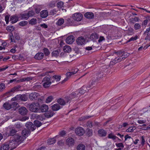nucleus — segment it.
<instances>
[{
  "label": "nucleus",
  "instance_id": "2eb2a0df",
  "mask_svg": "<svg viewBox=\"0 0 150 150\" xmlns=\"http://www.w3.org/2000/svg\"><path fill=\"white\" fill-rule=\"evenodd\" d=\"M65 41L66 43L67 44H72L74 41V37L73 35L70 36L66 39Z\"/></svg>",
  "mask_w": 150,
  "mask_h": 150
},
{
  "label": "nucleus",
  "instance_id": "0e129e2a",
  "mask_svg": "<svg viewBox=\"0 0 150 150\" xmlns=\"http://www.w3.org/2000/svg\"><path fill=\"white\" fill-rule=\"evenodd\" d=\"M137 38V36H136L134 37H132L131 38L128 40L127 41V42H129L131 41H134L136 40Z\"/></svg>",
  "mask_w": 150,
  "mask_h": 150
},
{
  "label": "nucleus",
  "instance_id": "f3484780",
  "mask_svg": "<svg viewBox=\"0 0 150 150\" xmlns=\"http://www.w3.org/2000/svg\"><path fill=\"white\" fill-rule=\"evenodd\" d=\"M81 69L79 70V71H81ZM78 71H79V70L78 69H75L74 71H72V72H67L66 73V75L67 76V77L69 78L72 75H74L75 74H76Z\"/></svg>",
  "mask_w": 150,
  "mask_h": 150
},
{
  "label": "nucleus",
  "instance_id": "5701e85b",
  "mask_svg": "<svg viewBox=\"0 0 150 150\" xmlns=\"http://www.w3.org/2000/svg\"><path fill=\"white\" fill-rule=\"evenodd\" d=\"M3 106L4 108L7 110H9L11 108V104L9 103L8 102H6L4 103Z\"/></svg>",
  "mask_w": 150,
  "mask_h": 150
},
{
  "label": "nucleus",
  "instance_id": "338daca9",
  "mask_svg": "<svg viewBox=\"0 0 150 150\" xmlns=\"http://www.w3.org/2000/svg\"><path fill=\"white\" fill-rule=\"evenodd\" d=\"M16 127L18 129H20L23 127V125L20 124H17L16 125Z\"/></svg>",
  "mask_w": 150,
  "mask_h": 150
},
{
  "label": "nucleus",
  "instance_id": "a18cd8bd",
  "mask_svg": "<svg viewBox=\"0 0 150 150\" xmlns=\"http://www.w3.org/2000/svg\"><path fill=\"white\" fill-rule=\"evenodd\" d=\"M64 19L62 18L59 19L57 23V24L59 25H62L64 22Z\"/></svg>",
  "mask_w": 150,
  "mask_h": 150
},
{
  "label": "nucleus",
  "instance_id": "39448f33",
  "mask_svg": "<svg viewBox=\"0 0 150 150\" xmlns=\"http://www.w3.org/2000/svg\"><path fill=\"white\" fill-rule=\"evenodd\" d=\"M25 138V137H24V136L16 134L15 135L13 139L15 140H16V141H17L18 143L19 144Z\"/></svg>",
  "mask_w": 150,
  "mask_h": 150
},
{
  "label": "nucleus",
  "instance_id": "4c0bfd02",
  "mask_svg": "<svg viewBox=\"0 0 150 150\" xmlns=\"http://www.w3.org/2000/svg\"><path fill=\"white\" fill-rule=\"evenodd\" d=\"M52 79H54L56 80L57 81H59L60 79V76L56 75H54L52 77H51L50 79V81H52V82H53V81L52 80Z\"/></svg>",
  "mask_w": 150,
  "mask_h": 150
},
{
  "label": "nucleus",
  "instance_id": "dca6fc26",
  "mask_svg": "<svg viewBox=\"0 0 150 150\" xmlns=\"http://www.w3.org/2000/svg\"><path fill=\"white\" fill-rule=\"evenodd\" d=\"M40 17L42 18L47 17L48 15V12L47 10H44L40 13Z\"/></svg>",
  "mask_w": 150,
  "mask_h": 150
},
{
  "label": "nucleus",
  "instance_id": "7c9ffc66",
  "mask_svg": "<svg viewBox=\"0 0 150 150\" xmlns=\"http://www.w3.org/2000/svg\"><path fill=\"white\" fill-rule=\"evenodd\" d=\"M86 147L83 144H79L77 146V150H85Z\"/></svg>",
  "mask_w": 150,
  "mask_h": 150
},
{
  "label": "nucleus",
  "instance_id": "de8ad7c7",
  "mask_svg": "<svg viewBox=\"0 0 150 150\" xmlns=\"http://www.w3.org/2000/svg\"><path fill=\"white\" fill-rule=\"evenodd\" d=\"M27 13L29 17L33 16L35 14L34 11L32 10L28 11Z\"/></svg>",
  "mask_w": 150,
  "mask_h": 150
},
{
  "label": "nucleus",
  "instance_id": "bf43d9fd",
  "mask_svg": "<svg viewBox=\"0 0 150 150\" xmlns=\"http://www.w3.org/2000/svg\"><path fill=\"white\" fill-rule=\"evenodd\" d=\"M90 87H91V86H84L81 88H82V89L83 90H84V91H85V92H86L88 90V89L87 88H90Z\"/></svg>",
  "mask_w": 150,
  "mask_h": 150
},
{
  "label": "nucleus",
  "instance_id": "9b49d317",
  "mask_svg": "<svg viewBox=\"0 0 150 150\" xmlns=\"http://www.w3.org/2000/svg\"><path fill=\"white\" fill-rule=\"evenodd\" d=\"M39 96V94L38 93L36 92H33L29 94V98L30 100H33L37 99Z\"/></svg>",
  "mask_w": 150,
  "mask_h": 150
},
{
  "label": "nucleus",
  "instance_id": "393cba45",
  "mask_svg": "<svg viewBox=\"0 0 150 150\" xmlns=\"http://www.w3.org/2000/svg\"><path fill=\"white\" fill-rule=\"evenodd\" d=\"M45 116L47 118L52 117L54 115V112L52 111H49L45 113Z\"/></svg>",
  "mask_w": 150,
  "mask_h": 150
},
{
  "label": "nucleus",
  "instance_id": "6e6552de",
  "mask_svg": "<svg viewBox=\"0 0 150 150\" xmlns=\"http://www.w3.org/2000/svg\"><path fill=\"white\" fill-rule=\"evenodd\" d=\"M75 132L77 135L79 136H82L84 134L85 130L83 128L79 127L76 129Z\"/></svg>",
  "mask_w": 150,
  "mask_h": 150
},
{
  "label": "nucleus",
  "instance_id": "c85d7f7f",
  "mask_svg": "<svg viewBox=\"0 0 150 150\" xmlns=\"http://www.w3.org/2000/svg\"><path fill=\"white\" fill-rule=\"evenodd\" d=\"M33 116H34L37 119L41 120H43L44 119L43 116L42 114L38 115L36 114H33Z\"/></svg>",
  "mask_w": 150,
  "mask_h": 150
},
{
  "label": "nucleus",
  "instance_id": "774afa93",
  "mask_svg": "<svg viewBox=\"0 0 150 150\" xmlns=\"http://www.w3.org/2000/svg\"><path fill=\"white\" fill-rule=\"evenodd\" d=\"M55 4V3H54V1H52L50 3L48 4V6L50 7H53L54 6Z\"/></svg>",
  "mask_w": 150,
  "mask_h": 150
},
{
  "label": "nucleus",
  "instance_id": "20e7f679",
  "mask_svg": "<svg viewBox=\"0 0 150 150\" xmlns=\"http://www.w3.org/2000/svg\"><path fill=\"white\" fill-rule=\"evenodd\" d=\"M8 144L9 145L10 147L11 148V149L15 148L19 145L17 142L13 138L10 140Z\"/></svg>",
  "mask_w": 150,
  "mask_h": 150
},
{
  "label": "nucleus",
  "instance_id": "ea45409f",
  "mask_svg": "<svg viewBox=\"0 0 150 150\" xmlns=\"http://www.w3.org/2000/svg\"><path fill=\"white\" fill-rule=\"evenodd\" d=\"M108 137L109 139H112L113 140L116 139L117 138H118L117 137L115 136L112 133L108 134Z\"/></svg>",
  "mask_w": 150,
  "mask_h": 150
},
{
  "label": "nucleus",
  "instance_id": "e2e57ef3",
  "mask_svg": "<svg viewBox=\"0 0 150 150\" xmlns=\"http://www.w3.org/2000/svg\"><path fill=\"white\" fill-rule=\"evenodd\" d=\"M11 104V108H13L16 107L17 105H18V103L16 102H13Z\"/></svg>",
  "mask_w": 150,
  "mask_h": 150
},
{
  "label": "nucleus",
  "instance_id": "4d7b16f0",
  "mask_svg": "<svg viewBox=\"0 0 150 150\" xmlns=\"http://www.w3.org/2000/svg\"><path fill=\"white\" fill-rule=\"evenodd\" d=\"M53 99V98L52 96H50L48 97L46 100V103H49Z\"/></svg>",
  "mask_w": 150,
  "mask_h": 150
},
{
  "label": "nucleus",
  "instance_id": "4be33fe9",
  "mask_svg": "<svg viewBox=\"0 0 150 150\" xmlns=\"http://www.w3.org/2000/svg\"><path fill=\"white\" fill-rule=\"evenodd\" d=\"M98 38V34L94 33H92L90 36V38L93 42H95L96 40Z\"/></svg>",
  "mask_w": 150,
  "mask_h": 150
},
{
  "label": "nucleus",
  "instance_id": "a19ab883",
  "mask_svg": "<svg viewBox=\"0 0 150 150\" xmlns=\"http://www.w3.org/2000/svg\"><path fill=\"white\" fill-rule=\"evenodd\" d=\"M56 142V140L54 138H52L49 139L47 142V143L49 144H52L55 143Z\"/></svg>",
  "mask_w": 150,
  "mask_h": 150
},
{
  "label": "nucleus",
  "instance_id": "6ab92c4d",
  "mask_svg": "<svg viewBox=\"0 0 150 150\" xmlns=\"http://www.w3.org/2000/svg\"><path fill=\"white\" fill-rule=\"evenodd\" d=\"M98 133L99 136L101 137H104L107 134L106 131L103 129H100L98 130Z\"/></svg>",
  "mask_w": 150,
  "mask_h": 150
},
{
  "label": "nucleus",
  "instance_id": "7ed1b4c3",
  "mask_svg": "<svg viewBox=\"0 0 150 150\" xmlns=\"http://www.w3.org/2000/svg\"><path fill=\"white\" fill-rule=\"evenodd\" d=\"M50 76H47L45 77L43 80V86L44 87L47 88L49 87L51 83V81H50Z\"/></svg>",
  "mask_w": 150,
  "mask_h": 150
},
{
  "label": "nucleus",
  "instance_id": "c03bdc74",
  "mask_svg": "<svg viewBox=\"0 0 150 150\" xmlns=\"http://www.w3.org/2000/svg\"><path fill=\"white\" fill-rule=\"evenodd\" d=\"M34 78L32 77H27L21 80V81H29L30 80H32Z\"/></svg>",
  "mask_w": 150,
  "mask_h": 150
},
{
  "label": "nucleus",
  "instance_id": "2f4dec72",
  "mask_svg": "<svg viewBox=\"0 0 150 150\" xmlns=\"http://www.w3.org/2000/svg\"><path fill=\"white\" fill-rule=\"evenodd\" d=\"M18 100H21L24 101H26L27 100V98L24 95H18Z\"/></svg>",
  "mask_w": 150,
  "mask_h": 150
},
{
  "label": "nucleus",
  "instance_id": "0eeeda50",
  "mask_svg": "<svg viewBox=\"0 0 150 150\" xmlns=\"http://www.w3.org/2000/svg\"><path fill=\"white\" fill-rule=\"evenodd\" d=\"M26 127L30 131H33L36 129V127L31 122H28L25 124Z\"/></svg>",
  "mask_w": 150,
  "mask_h": 150
},
{
  "label": "nucleus",
  "instance_id": "49530a36",
  "mask_svg": "<svg viewBox=\"0 0 150 150\" xmlns=\"http://www.w3.org/2000/svg\"><path fill=\"white\" fill-rule=\"evenodd\" d=\"M129 55V54L127 52H123L122 55L121 56L123 57V59H125Z\"/></svg>",
  "mask_w": 150,
  "mask_h": 150
},
{
  "label": "nucleus",
  "instance_id": "f8f14e48",
  "mask_svg": "<svg viewBox=\"0 0 150 150\" xmlns=\"http://www.w3.org/2000/svg\"><path fill=\"white\" fill-rule=\"evenodd\" d=\"M76 43L78 45H82L85 43V40L82 37H80L77 39Z\"/></svg>",
  "mask_w": 150,
  "mask_h": 150
},
{
  "label": "nucleus",
  "instance_id": "bb28decb",
  "mask_svg": "<svg viewBox=\"0 0 150 150\" xmlns=\"http://www.w3.org/2000/svg\"><path fill=\"white\" fill-rule=\"evenodd\" d=\"M84 16L86 18L90 19L93 18L94 16L93 13L92 12H88L85 14Z\"/></svg>",
  "mask_w": 150,
  "mask_h": 150
},
{
  "label": "nucleus",
  "instance_id": "412c9836",
  "mask_svg": "<svg viewBox=\"0 0 150 150\" xmlns=\"http://www.w3.org/2000/svg\"><path fill=\"white\" fill-rule=\"evenodd\" d=\"M18 17L14 15L10 17V21H11L12 23H16L18 21Z\"/></svg>",
  "mask_w": 150,
  "mask_h": 150
},
{
  "label": "nucleus",
  "instance_id": "4468645a",
  "mask_svg": "<svg viewBox=\"0 0 150 150\" xmlns=\"http://www.w3.org/2000/svg\"><path fill=\"white\" fill-rule=\"evenodd\" d=\"M19 112L21 115H25L27 113L28 110L25 107H22L19 108Z\"/></svg>",
  "mask_w": 150,
  "mask_h": 150
},
{
  "label": "nucleus",
  "instance_id": "e433bc0d",
  "mask_svg": "<svg viewBox=\"0 0 150 150\" xmlns=\"http://www.w3.org/2000/svg\"><path fill=\"white\" fill-rule=\"evenodd\" d=\"M60 52V50H56L53 51L52 53V56L55 57L58 56Z\"/></svg>",
  "mask_w": 150,
  "mask_h": 150
},
{
  "label": "nucleus",
  "instance_id": "cd10ccee",
  "mask_svg": "<svg viewBox=\"0 0 150 150\" xmlns=\"http://www.w3.org/2000/svg\"><path fill=\"white\" fill-rule=\"evenodd\" d=\"M76 92H77L78 93V94L77 93L75 95H74V96H73V98H74L76 97H78L79 96H80V94H83L86 92L85 91L83 90L81 88L80 89L79 92L78 91H76L75 92H74V93ZM72 93H74V92H73Z\"/></svg>",
  "mask_w": 150,
  "mask_h": 150
},
{
  "label": "nucleus",
  "instance_id": "72a5a7b5",
  "mask_svg": "<svg viewBox=\"0 0 150 150\" xmlns=\"http://www.w3.org/2000/svg\"><path fill=\"white\" fill-rule=\"evenodd\" d=\"M17 132V131L15 129H10L9 130L8 135L13 136Z\"/></svg>",
  "mask_w": 150,
  "mask_h": 150
},
{
  "label": "nucleus",
  "instance_id": "8fccbe9b",
  "mask_svg": "<svg viewBox=\"0 0 150 150\" xmlns=\"http://www.w3.org/2000/svg\"><path fill=\"white\" fill-rule=\"evenodd\" d=\"M28 23L27 21H23L19 22V25L21 26H24L27 25Z\"/></svg>",
  "mask_w": 150,
  "mask_h": 150
},
{
  "label": "nucleus",
  "instance_id": "052dcab7",
  "mask_svg": "<svg viewBox=\"0 0 150 150\" xmlns=\"http://www.w3.org/2000/svg\"><path fill=\"white\" fill-rule=\"evenodd\" d=\"M86 125L89 128H92L93 126L92 122L91 121H88Z\"/></svg>",
  "mask_w": 150,
  "mask_h": 150
},
{
  "label": "nucleus",
  "instance_id": "69168bd1",
  "mask_svg": "<svg viewBox=\"0 0 150 150\" xmlns=\"http://www.w3.org/2000/svg\"><path fill=\"white\" fill-rule=\"evenodd\" d=\"M9 36L11 40V42H15V40L13 39V35L12 33L10 34L9 35Z\"/></svg>",
  "mask_w": 150,
  "mask_h": 150
},
{
  "label": "nucleus",
  "instance_id": "1a4fd4ad",
  "mask_svg": "<svg viewBox=\"0 0 150 150\" xmlns=\"http://www.w3.org/2000/svg\"><path fill=\"white\" fill-rule=\"evenodd\" d=\"M75 141L74 139L71 137L67 138L66 141V144L69 146H71L74 145Z\"/></svg>",
  "mask_w": 150,
  "mask_h": 150
},
{
  "label": "nucleus",
  "instance_id": "f03ea898",
  "mask_svg": "<svg viewBox=\"0 0 150 150\" xmlns=\"http://www.w3.org/2000/svg\"><path fill=\"white\" fill-rule=\"evenodd\" d=\"M40 105L38 103H33L29 105V110L34 112H40Z\"/></svg>",
  "mask_w": 150,
  "mask_h": 150
},
{
  "label": "nucleus",
  "instance_id": "ddd939ff",
  "mask_svg": "<svg viewBox=\"0 0 150 150\" xmlns=\"http://www.w3.org/2000/svg\"><path fill=\"white\" fill-rule=\"evenodd\" d=\"M122 56H118V57H115V58L112 60V62H111L110 63L112 64H113V63L114 64H115L117 62H120L122 60H124Z\"/></svg>",
  "mask_w": 150,
  "mask_h": 150
},
{
  "label": "nucleus",
  "instance_id": "6e6d98bb",
  "mask_svg": "<svg viewBox=\"0 0 150 150\" xmlns=\"http://www.w3.org/2000/svg\"><path fill=\"white\" fill-rule=\"evenodd\" d=\"M63 2L60 1L58 2L57 4V6L59 8H61L63 6Z\"/></svg>",
  "mask_w": 150,
  "mask_h": 150
},
{
  "label": "nucleus",
  "instance_id": "58836bf2",
  "mask_svg": "<svg viewBox=\"0 0 150 150\" xmlns=\"http://www.w3.org/2000/svg\"><path fill=\"white\" fill-rule=\"evenodd\" d=\"M37 23V20L35 18H33L29 21V24L32 25H35Z\"/></svg>",
  "mask_w": 150,
  "mask_h": 150
},
{
  "label": "nucleus",
  "instance_id": "5fc2aeb1",
  "mask_svg": "<svg viewBox=\"0 0 150 150\" xmlns=\"http://www.w3.org/2000/svg\"><path fill=\"white\" fill-rule=\"evenodd\" d=\"M5 88V84L4 83H0V92L2 91Z\"/></svg>",
  "mask_w": 150,
  "mask_h": 150
},
{
  "label": "nucleus",
  "instance_id": "09e8293b",
  "mask_svg": "<svg viewBox=\"0 0 150 150\" xmlns=\"http://www.w3.org/2000/svg\"><path fill=\"white\" fill-rule=\"evenodd\" d=\"M135 129V128L134 126L131 127L126 130V131L128 132H132Z\"/></svg>",
  "mask_w": 150,
  "mask_h": 150
},
{
  "label": "nucleus",
  "instance_id": "603ef678",
  "mask_svg": "<svg viewBox=\"0 0 150 150\" xmlns=\"http://www.w3.org/2000/svg\"><path fill=\"white\" fill-rule=\"evenodd\" d=\"M14 27L12 26H8L6 28V29L9 32L12 31L14 30Z\"/></svg>",
  "mask_w": 150,
  "mask_h": 150
},
{
  "label": "nucleus",
  "instance_id": "423d86ee",
  "mask_svg": "<svg viewBox=\"0 0 150 150\" xmlns=\"http://www.w3.org/2000/svg\"><path fill=\"white\" fill-rule=\"evenodd\" d=\"M73 19L77 21H81L83 18V16L80 13H76L74 14L73 16Z\"/></svg>",
  "mask_w": 150,
  "mask_h": 150
},
{
  "label": "nucleus",
  "instance_id": "aec40b11",
  "mask_svg": "<svg viewBox=\"0 0 150 150\" xmlns=\"http://www.w3.org/2000/svg\"><path fill=\"white\" fill-rule=\"evenodd\" d=\"M52 109L53 111H57L61 108V107L58 103L55 104L51 106Z\"/></svg>",
  "mask_w": 150,
  "mask_h": 150
},
{
  "label": "nucleus",
  "instance_id": "473e14b6",
  "mask_svg": "<svg viewBox=\"0 0 150 150\" xmlns=\"http://www.w3.org/2000/svg\"><path fill=\"white\" fill-rule=\"evenodd\" d=\"M20 87V86H17L11 88L8 91V93H11V92H14L15 91H17L19 89Z\"/></svg>",
  "mask_w": 150,
  "mask_h": 150
},
{
  "label": "nucleus",
  "instance_id": "680f3d73",
  "mask_svg": "<svg viewBox=\"0 0 150 150\" xmlns=\"http://www.w3.org/2000/svg\"><path fill=\"white\" fill-rule=\"evenodd\" d=\"M123 52V51H122L121 50H120L115 52V53L118 56H121L122 55Z\"/></svg>",
  "mask_w": 150,
  "mask_h": 150
},
{
  "label": "nucleus",
  "instance_id": "c756f323",
  "mask_svg": "<svg viewBox=\"0 0 150 150\" xmlns=\"http://www.w3.org/2000/svg\"><path fill=\"white\" fill-rule=\"evenodd\" d=\"M63 50L64 52H69L71 50V47L68 45H65L63 48Z\"/></svg>",
  "mask_w": 150,
  "mask_h": 150
},
{
  "label": "nucleus",
  "instance_id": "3c124183",
  "mask_svg": "<svg viewBox=\"0 0 150 150\" xmlns=\"http://www.w3.org/2000/svg\"><path fill=\"white\" fill-rule=\"evenodd\" d=\"M92 117V116H84L82 117L79 119V120L80 121H83L86 119H88L89 118Z\"/></svg>",
  "mask_w": 150,
  "mask_h": 150
},
{
  "label": "nucleus",
  "instance_id": "c9c22d12",
  "mask_svg": "<svg viewBox=\"0 0 150 150\" xmlns=\"http://www.w3.org/2000/svg\"><path fill=\"white\" fill-rule=\"evenodd\" d=\"M30 132L29 130L27 129H24L22 131V134L24 137L28 136L30 134Z\"/></svg>",
  "mask_w": 150,
  "mask_h": 150
},
{
  "label": "nucleus",
  "instance_id": "13d9d810",
  "mask_svg": "<svg viewBox=\"0 0 150 150\" xmlns=\"http://www.w3.org/2000/svg\"><path fill=\"white\" fill-rule=\"evenodd\" d=\"M14 38L16 40H19L20 38L19 34L17 33H14Z\"/></svg>",
  "mask_w": 150,
  "mask_h": 150
},
{
  "label": "nucleus",
  "instance_id": "b1692460",
  "mask_svg": "<svg viewBox=\"0 0 150 150\" xmlns=\"http://www.w3.org/2000/svg\"><path fill=\"white\" fill-rule=\"evenodd\" d=\"M44 57L43 54L42 52L37 53L35 56V58L37 59L40 60L42 59Z\"/></svg>",
  "mask_w": 150,
  "mask_h": 150
},
{
  "label": "nucleus",
  "instance_id": "a211bd4d",
  "mask_svg": "<svg viewBox=\"0 0 150 150\" xmlns=\"http://www.w3.org/2000/svg\"><path fill=\"white\" fill-rule=\"evenodd\" d=\"M40 110L42 112H45L48 109V105L46 104H43L40 106Z\"/></svg>",
  "mask_w": 150,
  "mask_h": 150
},
{
  "label": "nucleus",
  "instance_id": "864d4df0",
  "mask_svg": "<svg viewBox=\"0 0 150 150\" xmlns=\"http://www.w3.org/2000/svg\"><path fill=\"white\" fill-rule=\"evenodd\" d=\"M45 55L47 56L50 54V52L48 49L46 48H44L43 49Z\"/></svg>",
  "mask_w": 150,
  "mask_h": 150
},
{
  "label": "nucleus",
  "instance_id": "79ce46f5",
  "mask_svg": "<svg viewBox=\"0 0 150 150\" xmlns=\"http://www.w3.org/2000/svg\"><path fill=\"white\" fill-rule=\"evenodd\" d=\"M141 24L139 23H135L134 26V29L135 30H139L141 28Z\"/></svg>",
  "mask_w": 150,
  "mask_h": 150
},
{
  "label": "nucleus",
  "instance_id": "f257e3e1",
  "mask_svg": "<svg viewBox=\"0 0 150 150\" xmlns=\"http://www.w3.org/2000/svg\"><path fill=\"white\" fill-rule=\"evenodd\" d=\"M78 93L77 92L72 93L71 94L69 95V96L65 97L64 99L62 98L59 99L57 100V102L59 104L62 105H64L66 103H68L69 101L73 98V96L75 95Z\"/></svg>",
  "mask_w": 150,
  "mask_h": 150
},
{
  "label": "nucleus",
  "instance_id": "f704fd0d",
  "mask_svg": "<svg viewBox=\"0 0 150 150\" xmlns=\"http://www.w3.org/2000/svg\"><path fill=\"white\" fill-rule=\"evenodd\" d=\"M20 16L21 19L27 20L29 18L27 13H24L20 14Z\"/></svg>",
  "mask_w": 150,
  "mask_h": 150
},
{
  "label": "nucleus",
  "instance_id": "a878e982",
  "mask_svg": "<svg viewBox=\"0 0 150 150\" xmlns=\"http://www.w3.org/2000/svg\"><path fill=\"white\" fill-rule=\"evenodd\" d=\"M10 148L9 145L6 143L2 145L0 147L1 150H8Z\"/></svg>",
  "mask_w": 150,
  "mask_h": 150
},
{
  "label": "nucleus",
  "instance_id": "37998d69",
  "mask_svg": "<svg viewBox=\"0 0 150 150\" xmlns=\"http://www.w3.org/2000/svg\"><path fill=\"white\" fill-rule=\"evenodd\" d=\"M34 123L35 126L37 127H40L42 124V123L40 122L38 120H35L34 121Z\"/></svg>",
  "mask_w": 150,
  "mask_h": 150
},
{
  "label": "nucleus",
  "instance_id": "9d476101",
  "mask_svg": "<svg viewBox=\"0 0 150 150\" xmlns=\"http://www.w3.org/2000/svg\"><path fill=\"white\" fill-rule=\"evenodd\" d=\"M96 74L97 77H94V79L93 80L91 83L93 84L95 82H97L98 79H99L100 78L102 77L103 75V72L100 71V72H98Z\"/></svg>",
  "mask_w": 150,
  "mask_h": 150
}]
</instances>
